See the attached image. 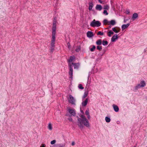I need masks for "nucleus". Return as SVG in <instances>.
<instances>
[{
	"label": "nucleus",
	"instance_id": "1",
	"mask_svg": "<svg viewBox=\"0 0 147 147\" xmlns=\"http://www.w3.org/2000/svg\"><path fill=\"white\" fill-rule=\"evenodd\" d=\"M80 117L81 118L78 119V125L79 127L81 129L83 128L84 126L88 127H89L90 125L89 121L86 118L85 116L82 115Z\"/></svg>",
	"mask_w": 147,
	"mask_h": 147
},
{
	"label": "nucleus",
	"instance_id": "2",
	"mask_svg": "<svg viewBox=\"0 0 147 147\" xmlns=\"http://www.w3.org/2000/svg\"><path fill=\"white\" fill-rule=\"evenodd\" d=\"M52 39L51 40V43H55V39L56 30V24L54 23L52 26Z\"/></svg>",
	"mask_w": 147,
	"mask_h": 147
},
{
	"label": "nucleus",
	"instance_id": "3",
	"mask_svg": "<svg viewBox=\"0 0 147 147\" xmlns=\"http://www.w3.org/2000/svg\"><path fill=\"white\" fill-rule=\"evenodd\" d=\"M67 99L70 103L72 105H76V100L71 95H70L69 96Z\"/></svg>",
	"mask_w": 147,
	"mask_h": 147
},
{
	"label": "nucleus",
	"instance_id": "4",
	"mask_svg": "<svg viewBox=\"0 0 147 147\" xmlns=\"http://www.w3.org/2000/svg\"><path fill=\"white\" fill-rule=\"evenodd\" d=\"M101 25V23L98 21H96L95 20H94L90 24V26L92 27H99Z\"/></svg>",
	"mask_w": 147,
	"mask_h": 147
},
{
	"label": "nucleus",
	"instance_id": "5",
	"mask_svg": "<svg viewBox=\"0 0 147 147\" xmlns=\"http://www.w3.org/2000/svg\"><path fill=\"white\" fill-rule=\"evenodd\" d=\"M68 111L70 114L71 115L75 116L76 115V111L75 110L70 108H68Z\"/></svg>",
	"mask_w": 147,
	"mask_h": 147
},
{
	"label": "nucleus",
	"instance_id": "6",
	"mask_svg": "<svg viewBox=\"0 0 147 147\" xmlns=\"http://www.w3.org/2000/svg\"><path fill=\"white\" fill-rule=\"evenodd\" d=\"M69 66V74L70 76V78H72V76H73V69L71 65V64H68Z\"/></svg>",
	"mask_w": 147,
	"mask_h": 147
},
{
	"label": "nucleus",
	"instance_id": "7",
	"mask_svg": "<svg viewBox=\"0 0 147 147\" xmlns=\"http://www.w3.org/2000/svg\"><path fill=\"white\" fill-rule=\"evenodd\" d=\"M118 38V35L117 34H115L113 36H112L111 38V41L113 42H115Z\"/></svg>",
	"mask_w": 147,
	"mask_h": 147
},
{
	"label": "nucleus",
	"instance_id": "8",
	"mask_svg": "<svg viewBox=\"0 0 147 147\" xmlns=\"http://www.w3.org/2000/svg\"><path fill=\"white\" fill-rule=\"evenodd\" d=\"M113 31L115 33L119 32L120 30V29L119 27H115L112 28Z\"/></svg>",
	"mask_w": 147,
	"mask_h": 147
},
{
	"label": "nucleus",
	"instance_id": "9",
	"mask_svg": "<svg viewBox=\"0 0 147 147\" xmlns=\"http://www.w3.org/2000/svg\"><path fill=\"white\" fill-rule=\"evenodd\" d=\"M75 59V57L74 56H71L70 59L69 60L68 62H69V64H71L72 61Z\"/></svg>",
	"mask_w": 147,
	"mask_h": 147
},
{
	"label": "nucleus",
	"instance_id": "10",
	"mask_svg": "<svg viewBox=\"0 0 147 147\" xmlns=\"http://www.w3.org/2000/svg\"><path fill=\"white\" fill-rule=\"evenodd\" d=\"M130 24L129 23L127 24H123L121 28L122 30L127 28L129 26Z\"/></svg>",
	"mask_w": 147,
	"mask_h": 147
},
{
	"label": "nucleus",
	"instance_id": "11",
	"mask_svg": "<svg viewBox=\"0 0 147 147\" xmlns=\"http://www.w3.org/2000/svg\"><path fill=\"white\" fill-rule=\"evenodd\" d=\"M141 88L144 87L146 85V83L144 81H142L138 84Z\"/></svg>",
	"mask_w": 147,
	"mask_h": 147
},
{
	"label": "nucleus",
	"instance_id": "12",
	"mask_svg": "<svg viewBox=\"0 0 147 147\" xmlns=\"http://www.w3.org/2000/svg\"><path fill=\"white\" fill-rule=\"evenodd\" d=\"M96 9L97 10L100 11L102 9V7L100 5H97L96 7Z\"/></svg>",
	"mask_w": 147,
	"mask_h": 147
},
{
	"label": "nucleus",
	"instance_id": "13",
	"mask_svg": "<svg viewBox=\"0 0 147 147\" xmlns=\"http://www.w3.org/2000/svg\"><path fill=\"white\" fill-rule=\"evenodd\" d=\"M87 35L88 37L91 38L93 36V32L90 31H88L87 32Z\"/></svg>",
	"mask_w": 147,
	"mask_h": 147
},
{
	"label": "nucleus",
	"instance_id": "14",
	"mask_svg": "<svg viewBox=\"0 0 147 147\" xmlns=\"http://www.w3.org/2000/svg\"><path fill=\"white\" fill-rule=\"evenodd\" d=\"M113 107L114 110L116 112L118 111L119 110V108L118 107L117 105H115L113 104Z\"/></svg>",
	"mask_w": 147,
	"mask_h": 147
},
{
	"label": "nucleus",
	"instance_id": "15",
	"mask_svg": "<svg viewBox=\"0 0 147 147\" xmlns=\"http://www.w3.org/2000/svg\"><path fill=\"white\" fill-rule=\"evenodd\" d=\"M73 65L74 66V68L75 69H78L79 66V63H71V65Z\"/></svg>",
	"mask_w": 147,
	"mask_h": 147
},
{
	"label": "nucleus",
	"instance_id": "16",
	"mask_svg": "<svg viewBox=\"0 0 147 147\" xmlns=\"http://www.w3.org/2000/svg\"><path fill=\"white\" fill-rule=\"evenodd\" d=\"M138 16V14L137 13H134L132 16V18L133 19V20H134L135 19L137 18Z\"/></svg>",
	"mask_w": 147,
	"mask_h": 147
},
{
	"label": "nucleus",
	"instance_id": "17",
	"mask_svg": "<svg viewBox=\"0 0 147 147\" xmlns=\"http://www.w3.org/2000/svg\"><path fill=\"white\" fill-rule=\"evenodd\" d=\"M88 102V99L86 98L84 101H83L82 102V106H86L87 105Z\"/></svg>",
	"mask_w": 147,
	"mask_h": 147
},
{
	"label": "nucleus",
	"instance_id": "18",
	"mask_svg": "<svg viewBox=\"0 0 147 147\" xmlns=\"http://www.w3.org/2000/svg\"><path fill=\"white\" fill-rule=\"evenodd\" d=\"M116 24V22L115 20H112L110 21L109 22L108 25L111 24L112 25H115Z\"/></svg>",
	"mask_w": 147,
	"mask_h": 147
},
{
	"label": "nucleus",
	"instance_id": "19",
	"mask_svg": "<svg viewBox=\"0 0 147 147\" xmlns=\"http://www.w3.org/2000/svg\"><path fill=\"white\" fill-rule=\"evenodd\" d=\"M102 42V40L101 39L98 40L96 42V44L98 45H100Z\"/></svg>",
	"mask_w": 147,
	"mask_h": 147
},
{
	"label": "nucleus",
	"instance_id": "20",
	"mask_svg": "<svg viewBox=\"0 0 147 147\" xmlns=\"http://www.w3.org/2000/svg\"><path fill=\"white\" fill-rule=\"evenodd\" d=\"M102 42V44L104 46H106L108 44V42L107 41H106V40H103Z\"/></svg>",
	"mask_w": 147,
	"mask_h": 147
},
{
	"label": "nucleus",
	"instance_id": "21",
	"mask_svg": "<svg viewBox=\"0 0 147 147\" xmlns=\"http://www.w3.org/2000/svg\"><path fill=\"white\" fill-rule=\"evenodd\" d=\"M89 9L90 10H91L92 9V7H93V3H90L89 4Z\"/></svg>",
	"mask_w": 147,
	"mask_h": 147
},
{
	"label": "nucleus",
	"instance_id": "22",
	"mask_svg": "<svg viewBox=\"0 0 147 147\" xmlns=\"http://www.w3.org/2000/svg\"><path fill=\"white\" fill-rule=\"evenodd\" d=\"M113 34L114 32H113L112 31H110L108 32V35L110 37L111 36V35Z\"/></svg>",
	"mask_w": 147,
	"mask_h": 147
},
{
	"label": "nucleus",
	"instance_id": "23",
	"mask_svg": "<svg viewBox=\"0 0 147 147\" xmlns=\"http://www.w3.org/2000/svg\"><path fill=\"white\" fill-rule=\"evenodd\" d=\"M105 119L106 122L107 123L109 122L111 120L110 118L107 117H105Z\"/></svg>",
	"mask_w": 147,
	"mask_h": 147
},
{
	"label": "nucleus",
	"instance_id": "24",
	"mask_svg": "<svg viewBox=\"0 0 147 147\" xmlns=\"http://www.w3.org/2000/svg\"><path fill=\"white\" fill-rule=\"evenodd\" d=\"M140 86V85H139L138 84L134 88L135 90H137L138 89L141 88Z\"/></svg>",
	"mask_w": 147,
	"mask_h": 147
},
{
	"label": "nucleus",
	"instance_id": "25",
	"mask_svg": "<svg viewBox=\"0 0 147 147\" xmlns=\"http://www.w3.org/2000/svg\"><path fill=\"white\" fill-rule=\"evenodd\" d=\"M48 128L50 130H51L52 129V125L51 124V123H49V124L48 126Z\"/></svg>",
	"mask_w": 147,
	"mask_h": 147
},
{
	"label": "nucleus",
	"instance_id": "26",
	"mask_svg": "<svg viewBox=\"0 0 147 147\" xmlns=\"http://www.w3.org/2000/svg\"><path fill=\"white\" fill-rule=\"evenodd\" d=\"M103 8L105 9H109V6L108 5H104Z\"/></svg>",
	"mask_w": 147,
	"mask_h": 147
},
{
	"label": "nucleus",
	"instance_id": "27",
	"mask_svg": "<svg viewBox=\"0 0 147 147\" xmlns=\"http://www.w3.org/2000/svg\"><path fill=\"white\" fill-rule=\"evenodd\" d=\"M88 92H84V94L83 95L82 98H85V97H87L88 95Z\"/></svg>",
	"mask_w": 147,
	"mask_h": 147
},
{
	"label": "nucleus",
	"instance_id": "28",
	"mask_svg": "<svg viewBox=\"0 0 147 147\" xmlns=\"http://www.w3.org/2000/svg\"><path fill=\"white\" fill-rule=\"evenodd\" d=\"M95 48H96V47L94 45H93V47L92 48H91L90 49V51H92H92H94V50H95Z\"/></svg>",
	"mask_w": 147,
	"mask_h": 147
},
{
	"label": "nucleus",
	"instance_id": "29",
	"mask_svg": "<svg viewBox=\"0 0 147 147\" xmlns=\"http://www.w3.org/2000/svg\"><path fill=\"white\" fill-rule=\"evenodd\" d=\"M80 46H79L76 49L75 51L77 52H78L80 50Z\"/></svg>",
	"mask_w": 147,
	"mask_h": 147
},
{
	"label": "nucleus",
	"instance_id": "30",
	"mask_svg": "<svg viewBox=\"0 0 147 147\" xmlns=\"http://www.w3.org/2000/svg\"><path fill=\"white\" fill-rule=\"evenodd\" d=\"M85 114L86 115H88L89 114V109H87L86 112H85Z\"/></svg>",
	"mask_w": 147,
	"mask_h": 147
},
{
	"label": "nucleus",
	"instance_id": "31",
	"mask_svg": "<svg viewBox=\"0 0 147 147\" xmlns=\"http://www.w3.org/2000/svg\"><path fill=\"white\" fill-rule=\"evenodd\" d=\"M109 22H108L107 20L106 19H105L103 21V23L104 24H109Z\"/></svg>",
	"mask_w": 147,
	"mask_h": 147
},
{
	"label": "nucleus",
	"instance_id": "32",
	"mask_svg": "<svg viewBox=\"0 0 147 147\" xmlns=\"http://www.w3.org/2000/svg\"><path fill=\"white\" fill-rule=\"evenodd\" d=\"M96 48L97 49L100 50L102 49V47L101 46H97Z\"/></svg>",
	"mask_w": 147,
	"mask_h": 147
},
{
	"label": "nucleus",
	"instance_id": "33",
	"mask_svg": "<svg viewBox=\"0 0 147 147\" xmlns=\"http://www.w3.org/2000/svg\"><path fill=\"white\" fill-rule=\"evenodd\" d=\"M78 87L80 89H84V87H82V85L81 84H79L78 86Z\"/></svg>",
	"mask_w": 147,
	"mask_h": 147
},
{
	"label": "nucleus",
	"instance_id": "34",
	"mask_svg": "<svg viewBox=\"0 0 147 147\" xmlns=\"http://www.w3.org/2000/svg\"><path fill=\"white\" fill-rule=\"evenodd\" d=\"M56 142V141L55 140H53V141H52L51 142V144H54Z\"/></svg>",
	"mask_w": 147,
	"mask_h": 147
},
{
	"label": "nucleus",
	"instance_id": "35",
	"mask_svg": "<svg viewBox=\"0 0 147 147\" xmlns=\"http://www.w3.org/2000/svg\"><path fill=\"white\" fill-rule=\"evenodd\" d=\"M103 13H104V14L105 15H107L108 14V12H107V11L106 10H104V11L103 12Z\"/></svg>",
	"mask_w": 147,
	"mask_h": 147
},
{
	"label": "nucleus",
	"instance_id": "36",
	"mask_svg": "<svg viewBox=\"0 0 147 147\" xmlns=\"http://www.w3.org/2000/svg\"><path fill=\"white\" fill-rule=\"evenodd\" d=\"M97 35H103V33L102 32L100 31H99L97 33Z\"/></svg>",
	"mask_w": 147,
	"mask_h": 147
},
{
	"label": "nucleus",
	"instance_id": "37",
	"mask_svg": "<svg viewBox=\"0 0 147 147\" xmlns=\"http://www.w3.org/2000/svg\"><path fill=\"white\" fill-rule=\"evenodd\" d=\"M55 43H51V47H54Z\"/></svg>",
	"mask_w": 147,
	"mask_h": 147
},
{
	"label": "nucleus",
	"instance_id": "38",
	"mask_svg": "<svg viewBox=\"0 0 147 147\" xmlns=\"http://www.w3.org/2000/svg\"><path fill=\"white\" fill-rule=\"evenodd\" d=\"M98 1L100 2V3H102L103 4H104V3L103 1H102L101 0H98Z\"/></svg>",
	"mask_w": 147,
	"mask_h": 147
},
{
	"label": "nucleus",
	"instance_id": "39",
	"mask_svg": "<svg viewBox=\"0 0 147 147\" xmlns=\"http://www.w3.org/2000/svg\"><path fill=\"white\" fill-rule=\"evenodd\" d=\"M68 120L70 121H72V119L71 117H69L68 119Z\"/></svg>",
	"mask_w": 147,
	"mask_h": 147
},
{
	"label": "nucleus",
	"instance_id": "40",
	"mask_svg": "<svg viewBox=\"0 0 147 147\" xmlns=\"http://www.w3.org/2000/svg\"><path fill=\"white\" fill-rule=\"evenodd\" d=\"M51 52H52L54 50V47H53H53H51Z\"/></svg>",
	"mask_w": 147,
	"mask_h": 147
},
{
	"label": "nucleus",
	"instance_id": "41",
	"mask_svg": "<svg viewBox=\"0 0 147 147\" xmlns=\"http://www.w3.org/2000/svg\"><path fill=\"white\" fill-rule=\"evenodd\" d=\"M86 116H87V117L88 118V119H90V114H89L88 115H86Z\"/></svg>",
	"mask_w": 147,
	"mask_h": 147
},
{
	"label": "nucleus",
	"instance_id": "42",
	"mask_svg": "<svg viewBox=\"0 0 147 147\" xmlns=\"http://www.w3.org/2000/svg\"><path fill=\"white\" fill-rule=\"evenodd\" d=\"M42 147H45V144H42L41 145V146Z\"/></svg>",
	"mask_w": 147,
	"mask_h": 147
},
{
	"label": "nucleus",
	"instance_id": "43",
	"mask_svg": "<svg viewBox=\"0 0 147 147\" xmlns=\"http://www.w3.org/2000/svg\"><path fill=\"white\" fill-rule=\"evenodd\" d=\"M75 142H73L72 143V146H74L75 144Z\"/></svg>",
	"mask_w": 147,
	"mask_h": 147
},
{
	"label": "nucleus",
	"instance_id": "44",
	"mask_svg": "<svg viewBox=\"0 0 147 147\" xmlns=\"http://www.w3.org/2000/svg\"><path fill=\"white\" fill-rule=\"evenodd\" d=\"M67 45L68 46V48H69V47H70V43H67Z\"/></svg>",
	"mask_w": 147,
	"mask_h": 147
},
{
	"label": "nucleus",
	"instance_id": "45",
	"mask_svg": "<svg viewBox=\"0 0 147 147\" xmlns=\"http://www.w3.org/2000/svg\"><path fill=\"white\" fill-rule=\"evenodd\" d=\"M100 58H98V59H96V60L97 61H98L99 60H100Z\"/></svg>",
	"mask_w": 147,
	"mask_h": 147
},
{
	"label": "nucleus",
	"instance_id": "46",
	"mask_svg": "<svg viewBox=\"0 0 147 147\" xmlns=\"http://www.w3.org/2000/svg\"><path fill=\"white\" fill-rule=\"evenodd\" d=\"M58 147H63V146L62 145H59Z\"/></svg>",
	"mask_w": 147,
	"mask_h": 147
},
{
	"label": "nucleus",
	"instance_id": "47",
	"mask_svg": "<svg viewBox=\"0 0 147 147\" xmlns=\"http://www.w3.org/2000/svg\"><path fill=\"white\" fill-rule=\"evenodd\" d=\"M124 22H126V21L125 20H124Z\"/></svg>",
	"mask_w": 147,
	"mask_h": 147
},
{
	"label": "nucleus",
	"instance_id": "48",
	"mask_svg": "<svg viewBox=\"0 0 147 147\" xmlns=\"http://www.w3.org/2000/svg\"><path fill=\"white\" fill-rule=\"evenodd\" d=\"M134 147H136V146H134Z\"/></svg>",
	"mask_w": 147,
	"mask_h": 147
}]
</instances>
